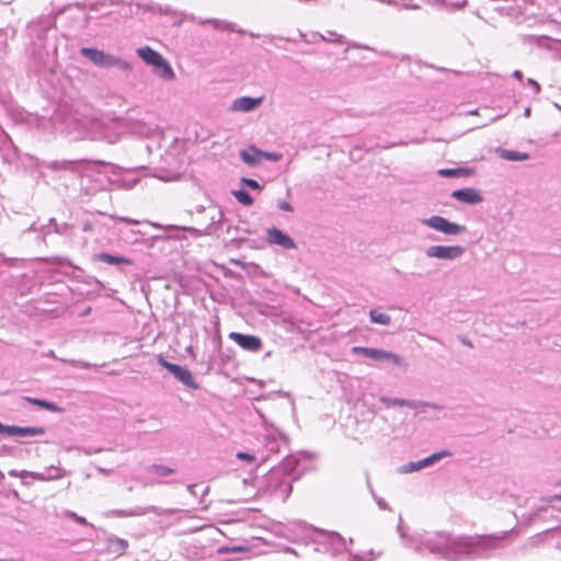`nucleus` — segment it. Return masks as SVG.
I'll return each instance as SVG.
<instances>
[{"label": "nucleus", "mask_w": 561, "mask_h": 561, "mask_svg": "<svg viewBox=\"0 0 561 561\" xmlns=\"http://www.w3.org/2000/svg\"><path fill=\"white\" fill-rule=\"evenodd\" d=\"M45 432H46L45 428L42 426L9 425V428H8L9 436H19V437L44 435Z\"/></svg>", "instance_id": "14"}, {"label": "nucleus", "mask_w": 561, "mask_h": 561, "mask_svg": "<svg viewBox=\"0 0 561 561\" xmlns=\"http://www.w3.org/2000/svg\"><path fill=\"white\" fill-rule=\"evenodd\" d=\"M47 471H49V473L35 472V473H32V476L38 480L58 479V478L62 477V473H61L62 470L58 467H50L47 469Z\"/></svg>", "instance_id": "25"}, {"label": "nucleus", "mask_w": 561, "mask_h": 561, "mask_svg": "<svg viewBox=\"0 0 561 561\" xmlns=\"http://www.w3.org/2000/svg\"><path fill=\"white\" fill-rule=\"evenodd\" d=\"M428 239H431L432 241H436L437 240L436 237H428Z\"/></svg>", "instance_id": "60"}, {"label": "nucleus", "mask_w": 561, "mask_h": 561, "mask_svg": "<svg viewBox=\"0 0 561 561\" xmlns=\"http://www.w3.org/2000/svg\"><path fill=\"white\" fill-rule=\"evenodd\" d=\"M262 103L261 98L241 96L232 102L231 108L236 112H251Z\"/></svg>", "instance_id": "13"}, {"label": "nucleus", "mask_w": 561, "mask_h": 561, "mask_svg": "<svg viewBox=\"0 0 561 561\" xmlns=\"http://www.w3.org/2000/svg\"><path fill=\"white\" fill-rule=\"evenodd\" d=\"M68 228H69L68 224H64V225L59 226V225H57V224L55 222V231H56L57 233H66V231H67V229H68Z\"/></svg>", "instance_id": "50"}, {"label": "nucleus", "mask_w": 561, "mask_h": 561, "mask_svg": "<svg viewBox=\"0 0 561 561\" xmlns=\"http://www.w3.org/2000/svg\"><path fill=\"white\" fill-rule=\"evenodd\" d=\"M80 54L89 59L93 65L101 68H117L121 72L124 73H128L133 70V65L129 61L105 53L104 50L91 47H82L80 49Z\"/></svg>", "instance_id": "4"}, {"label": "nucleus", "mask_w": 561, "mask_h": 561, "mask_svg": "<svg viewBox=\"0 0 561 561\" xmlns=\"http://www.w3.org/2000/svg\"><path fill=\"white\" fill-rule=\"evenodd\" d=\"M352 353L355 355H363L367 358H371L376 362L380 363H390L393 366L402 367L405 366L404 359L390 351H385L380 348H373V347H364V346H353Z\"/></svg>", "instance_id": "5"}, {"label": "nucleus", "mask_w": 561, "mask_h": 561, "mask_svg": "<svg viewBox=\"0 0 561 561\" xmlns=\"http://www.w3.org/2000/svg\"><path fill=\"white\" fill-rule=\"evenodd\" d=\"M465 248L461 245H431L425 249L428 259L454 261L462 256Z\"/></svg>", "instance_id": "8"}, {"label": "nucleus", "mask_w": 561, "mask_h": 561, "mask_svg": "<svg viewBox=\"0 0 561 561\" xmlns=\"http://www.w3.org/2000/svg\"><path fill=\"white\" fill-rule=\"evenodd\" d=\"M67 516H69L70 518H72L75 522L81 524V525H89V523L87 522V519L82 516H79L78 514H76L75 512H67Z\"/></svg>", "instance_id": "44"}, {"label": "nucleus", "mask_w": 561, "mask_h": 561, "mask_svg": "<svg viewBox=\"0 0 561 561\" xmlns=\"http://www.w3.org/2000/svg\"><path fill=\"white\" fill-rule=\"evenodd\" d=\"M23 400L33 404V405H36V407H39L42 409H45V410H48V411H51V412H61L62 411V408H60L59 405H57L55 402H50V401H47V400H44V399H37V398H32V397H23Z\"/></svg>", "instance_id": "22"}, {"label": "nucleus", "mask_w": 561, "mask_h": 561, "mask_svg": "<svg viewBox=\"0 0 561 561\" xmlns=\"http://www.w3.org/2000/svg\"><path fill=\"white\" fill-rule=\"evenodd\" d=\"M198 486V484H190L187 485V491L190 492L191 495L197 496L199 494V491L197 490Z\"/></svg>", "instance_id": "47"}, {"label": "nucleus", "mask_w": 561, "mask_h": 561, "mask_svg": "<svg viewBox=\"0 0 561 561\" xmlns=\"http://www.w3.org/2000/svg\"><path fill=\"white\" fill-rule=\"evenodd\" d=\"M128 547V543L125 539L122 538H111L110 539V549L113 553H123L126 548Z\"/></svg>", "instance_id": "29"}, {"label": "nucleus", "mask_w": 561, "mask_h": 561, "mask_svg": "<svg viewBox=\"0 0 561 561\" xmlns=\"http://www.w3.org/2000/svg\"><path fill=\"white\" fill-rule=\"evenodd\" d=\"M497 152L502 159L507 161H525L529 158L528 153L516 150L499 149Z\"/></svg>", "instance_id": "23"}, {"label": "nucleus", "mask_w": 561, "mask_h": 561, "mask_svg": "<svg viewBox=\"0 0 561 561\" xmlns=\"http://www.w3.org/2000/svg\"><path fill=\"white\" fill-rule=\"evenodd\" d=\"M329 536L331 537L332 543L336 545L337 548H346V541L340 534L332 531Z\"/></svg>", "instance_id": "37"}, {"label": "nucleus", "mask_w": 561, "mask_h": 561, "mask_svg": "<svg viewBox=\"0 0 561 561\" xmlns=\"http://www.w3.org/2000/svg\"><path fill=\"white\" fill-rule=\"evenodd\" d=\"M524 114H525V116H529V115H530V108H529V107H527V108L525 110V113H524Z\"/></svg>", "instance_id": "58"}, {"label": "nucleus", "mask_w": 561, "mask_h": 561, "mask_svg": "<svg viewBox=\"0 0 561 561\" xmlns=\"http://www.w3.org/2000/svg\"><path fill=\"white\" fill-rule=\"evenodd\" d=\"M408 403L407 404V408H410V409H419V408H431L433 410H440L442 407L436 404V403H431V402H426V401H417V400H408Z\"/></svg>", "instance_id": "34"}, {"label": "nucleus", "mask_w": 561, "mask_h": 561, "mask_svg": "<svg viewBox=\"0 0 561 561\" xmlns=\"http://www.w3.org/2000/svg\"><path fill=\"white\" fill-rule=\"evenodd\" d=\"M374 560V553L373 551H369L366 557H362L359 554H350V561H373Z\"/></svg>", "instance_id": "39"}, {"label": "nucleus", "mask_w": 561, "mask_h": 561, "mask_svg": "<svg viewBox=\"0 0 561 561\" xmlns=\"http://www.w3.org/2000/svg\"><path fill=\"white\" fill-rule=\"evenodd\" d=\"M101 450H102V449H95V450H92L91 448H85V449H84V453H85L87 455H91L92 453H99V451H101Z\"/></svg>", "instance_id": "55"}, {"label": "nucleus", "mask_w": 561, "mask_h": 561, "mask_svg": "<svg viewBox=\"0 0 561 561\" xmlns=\"http://www.w3.org/2000/svg\"><path fill=\"white\" fill-rule=\"evenodd\" d=\"M159 130V126L156 122H138L134 127V131L142 137H151Z\"/></svg>", "instance_id": "20"}, {"label": "nucleus", "mask_w": 561, "mask_h": 561, "mask_svg": "<svg viewBox=\"0 0 561 561\" xmlns=\"http://www.w3.org/2000/svg\"><path fill=\"white\" fill-rule=\"evenodd\" d=\"M232 195L236 197V199L244 205V206H251L253 204V198L250 195V193L245 190H238L232 191Z\"/></svg>", "instance_id": "30"}, {"label": "nucleus", "mask_w": 561, "mask_h": 561, "mask_svg": "<svg viewBox=\"0 0 561 561\" xmlns=\"http://www.w3.org/2000/svg\"><path fill=\"white\" fill-rule=\"evenodd\" d=\"M541 500L543 502H547V503H551L553 501H561V494H554V495H550V496H545V497H541Z\"/></svg>", "instance_id": "48"}, {"label": "nucleus", "mask_w": 561, "mask_h": 561, "mask_svg": "<svg viewBox=\"0 0 561 561\" xmlns=\"http://www.w3.org/2000/svg\"><path fill=\"white\" fill-rule=\"evenodd\" d=\"M153 71L158 77L164 80H173L175 78V73L172 67L163 57H161L160 61L157 62V66H154Z\"/></svg>", "instance_id": "19"}, {"label": "nucleus", "mask_w": 561, "mask_h": 561, "mask_svg": "<svg viewBox=\"0 0 561 561\" xmlns=\"http://www.w3.org/2000/svg\"><path fill=\"white\" fill-rule=\"evenodd\" d=\"M65 362L71 364L73 366H79L81 368H90L91 367L90 363L83 362V360L71 359V360H65Z\"/></svg>", "instance_id": "45"}, {"label": "nucleus", "mask_w": 561, "mask_h": 561, "mask_svg": "<svg viewBox=\"0 0 561 561\" xmlns=\"http://www.w3.org/2000/svg\"><path fill=\"white\" fill-rule=\"evenodd\" d=\"M10 474H11V476H13V477H16V476H18V473H16V471H15V470H11V471H10Z\"/></svg>", "instance_id": "59"}, {"label": "nucleus", "mask_w": 561, "mask_h": 561, "mask_svg": "<svg viewBox=\"0 0 561 561\" xmlns=\"http://www.w3.org/2000/svg\"><path fill=\"white\" fill-rule=\"evenodd\" d=\"M180 510L178 508H160L158 506H154V505H150V506H146V507H142V506H136L135 508L133 510H113L108 513V516H112V517H133V516H144V515H147L149 513H153L158 516H162V515H171V514H174L176 512H179Z\"/></svg>", "instance_id": "7"}, {"label": "nucleus", "mask_w": 561, "mask_h": 561, "mask_svg": "<svg viewBox=\"0 0 561 561\" xmlns=\"http://www.w3.org/2000/svg\"><path fill=\"white\" fill-rule=\"evenodd\" d=\"M192 21H194L195 23H197L199 25L210 24L215 30H219V31L237 32V33H240V34H244L245 33L243 30L237 28L236 24H233L231 22H228V21H225V20H219V19H202V18L193 16Z\"/></svg>", "instance_id": "12"}, {"label": "nucleus", "mask_w": 561, "mask_h": 561, "mask_svg": "<svg viewBox=\"0 0 561 561\" xmlns=\"http://www.w3.org/2000/svg\"><path fill=\"white\" fill-rule=\"evenodd\" d=\"M420 222L446 236H458L466 232L467 230L465 226L451 222L439 215H434L430 218L421 219Z\"/></svg>", "instance_id": "6"}, {"label": "nucleus", "mask_w": 561, "mask_h": 561, "mask_svg": "<svg viewBox=\"0 0 561 561\" xmlns=\"http://www.w3.org/2000/svg\"><path fill=\"white\" fill-rule=\"evenodd\" d=\"M171 374L186 387L191 389L198 388V385L195 382L192 373L187 368L181 365H176Z\"/></svg>", "instance_id": "15"}, {"label": "nucleus", "mask_w": 561, "mask_h": 561, "mask_svg": "<svg viewBox=\"0 0 561 561\" xmlns=\"http://www.w3.org/2000/svg\"><path fill=\"white\" fill-rule=\"evenodd\" d=\"M321 39L327 42H333V43H344V37L340 34H336L335 32H328V35H322L320 33L313 34V41Z\"/></svg>", "instance_id": "31"}, {"label": "nucleus", "mask_w": 561, "mask_h": 561, "mask_svg": "<svg viewBox=\"0 0 561 561\" xmlns=\"http://www.w3.org/2000/svg\"><path fill=\"white\" fill-rule=\"evenodd\" d=\"M137 55L147 64L154 68L157 62L160 61L162 57L158 51L152 49L149 46L140 47L136 50Z\"/></svg>", "instance_id": "18"}, {"label": "nucleus", "mask_w": 561, "mask_h": 561, "mask_svg": "<svg viewBox=\"0 0 561 561\" xmlns=\"http://www.w3.org/2000/svg\"><path fill=\"white\" fill-rule=\"evenodd\" d=\"M369 318L371 322L377 324L389 325L391 323V318L389 314L379 312L375 309L369 311Z\"/></svg>", "instance_id": "26"}, {"label": "nucleus", "mask_w": 561, "mask_h": 561, "mask_svg": "<svg viewBox=\"0 0 561 561\" xmlns=\"http://www.w3.org/2000/svg\"><path fill=\"white\" fill-rule=\"evenodd\" d=\"M121 221L123 222H127V224H137L138 221L137 220H134V219H130L128 217H119L118 218Z\"/></svg>", "instance_id": "51"}, {"label": "nucleus", "mask_w": 561, "mask_h": 561, "mask_svg": "<svg viewBox=\"0 0 561 561\" xmlns=\"http://www.w3.org/2000/svg\"><path fill=\"white\" fill-rule=\"evenodd\" d=\"M539 511H546V508H538L537 512H534V514L530 516V519H533L534 516L537 515Z\"/></svg>", "instance_id": "57"}, {"label": "nucleus", "mask_w": 561, "mask_h": 561, "mask_svg": "<svg viewBox=\"0 0 561 561\" xmlns=\"http://www.w3.org/2000/svg\"><path fill=\"white\" fill-rule=\"evenodd\" d=\"M527 83L534 88L536 94L540 92V85L536 80L529 78Z\"/></svg>", "instance_id": "49"}, {"label": "nucleus", "mask_w": 561, "mask_h": 561, "mask_svg": "<svg viewBox=\"0 0 561 561\" xmlns=\"http://www.w3.org/2000/svg\"><path fill=\"white\" fill-rule=\"evenodd\" d=\"M240 158L248 165L255 167L262 162V150L251 146L248 150L240 151Z\"/></svg>", "instance_id": "17"}, {"label": "nucleus", "mask_w": 561, "mask_h": 561, "mask_svg": "<svg viewBox=\"0 0 561 561\" xmlns=\"http://www.w3.org/2000/svg\"><path fill=\"white\" fill-rule=\"evenodd\" d=\"M443 178H465L474 173L471 168L439 169L437 172Z\"/></svg>", "instance_id": "21"}, {"label": "nucleus", "mask_w": 561, "mask_h": 561, "mask_svg": "<svg viewBox=\"0 0 561 561\" xmlns=\"http://www.w3.org/2000/svg\"><path fill=\"white\" fill-rule=\"evenodd\" d=\"M44 167L59 172H70L80 178V188L85 195H94L98 192L108 190L112 186V174L116 175L119 168L105 162H89L75 160H54L42 163Z\"/></svg>", "instance_id": "2"}, {"label": "nucleus", "mask_w": 561, "mask_h": 561, "mask_svg": "<svg viewBox=\"0 0 561 561\" xmlns=\"http://www.w3.org/2000/svg\"><path fill=\"white\" fill-rule=\"evenodd\" d=\"M449 455H450V453L447 451V450H442V451H438V453H434L431 456H428V457H426L424 459L419 460L421 469L430 467V466L434 465L436 461H438V460H440L444 457H447Z\"/></svg>", "instance_id": "24"}, {"label": "nucleus", "mask_w": 561, "mask_h": 561, "mask_svg": "<svg viewBox=\"0 0 561 561\" xmlns=\"http://www.w3.org/2000/svg\"><path fill=\"white\" fill-rule=\"evenodd\" d=\"M250 36H251V37H257V35H255V34H253V33H251V34H250Z\"/></svg>", "instance_id": "61"}, {"label": "nucleus", "mask_w": 561, "mask_h": 561, "mask_svg": "<svg viewBox=\"0 0 561 561\" xmlns=\"http://www.w3.org/2000/svg\"><path fill=\"white\" fill-rule=\"evenodd\" d=\"M147 470L149 472H153L154 474H157L159 477H168L175 472V469H173L171 467L163 466V465H157V463L149 466L147 468Z\"/></svg>", "instance_id": "27"}, {"label": "nucleus", "mask_w": 561, "mask_h": 561, "mask_svg": "<svg viewBox=\"0 0 561 561\" xmlns=\"http://www.w3.org/2000/svg\"><path fill=\"white\" fill-rule=\"evenodd\" d=\"M298 460L294 457L286 458L280 467L273 468L259 482V491L263 495H270L280 499L283 502L288 499L291 493L293 481L298 479L294 477V470Z\"/></svg>", "instance_id": "3"}, {"label": "nucleus", "mask_w": 561, "mask_h": 561, "mask_svg": "<svg viewBox=\"0 0 561 561\" xmlns=\"http://www.w3.org/2000/svg\"><path fill=\"white\" fill-rule=\"evenodd\" d=\"M462 343H463L465 345L469 346V347H472V343H471L470 341H468V340H465V339H463V340H462Z\"/></svg>", "instance_id": "56"}, {"label": "nucleus", "mask_w": 561, "mask_h": 561, "mask_svg": "<svg viewBox=\"0 0 561 561\" xmlns=\"http://www.w3.org/2000/svg\"><path fill=\"white\" fill-rule=\"evenodd\" d=\"M241 183L254 191H261L263 188V186L254 179L241 178Z\"/></svg>", "instance_id": "36"}, {"label": "nucleus", "mask_w": 561, "mask_h": 561, "mask_svg": "<svg viewBox=\"0 0 561 561\" xmlns=\"http://www.w3.org/2000/svg\"><path fill=\"white\" fill-rule=\"evenodd\" d=\"M266 241L268 244L278 245L283 250L297 249L295 240L277 227H270L266 229Z\"/></svg>", "instance_id": "9"}, {"label": "nucleus", "mask_w": 561, "mask_h": 561, "mask_svg": "<svg viewBox=\"0 0 561 561\" xmlns=\"http://www.w3.org/2000/svg\"><path fill=\"white\" fill-rule=\"evenodd\" d=\"M282 158H283V154L279 152H268V151L262 150V160L265 159L268 161L276 162V161H279Z\"/></svg>", "instance_id": "38"}, {"label": "nucleus", "mask_w": 561, "mask_h": 561, "mask_svg": "<svg viewBox=\"0 0 561 561\" xmlns=\"http://www.w3.org/2000/svg\"><path fill=\"white\" fill-rule=\"evenodd\" d=\"M513 77L518 79V80H522L523 79V72L520 70H515L513 72Z\"/></svg>", "instance_id": "52"}, {"label": "nucleus", "mask_w": 561, "mask_h": 561, "mask_svg": "<svg viewBox=\"0 0 561 561\" xmlns=\"http://www.w3.org/2000/svg\"><path fill=\"white\" fill-rule=\"evenodd\" d=\"M237 458L238 459H241V460H247V461H252L254 460V456L249 454V453H244V451H239L237 454Z\"/></svg>", "instance_id": "46"}, {"label": "nucleus", "mask_w": 561, "mask_h": 561, "mask_svg": "<svg viewBox=\"0 0 561 561\" xmlns=\"http://www.w3.org/2000/svg\"><path fill=\"white\" fill-rule=\"evenodd\" d=\"M264 446L270 454H277L279 451V442L274 436H265Z\"/></svg>", "instance_id": "33"}, {"label": "nucleus", "mask_w": 561, "mask_h": 561, "mask_svg": "<svg viewBox=\"0 0 561 561\" xmlns=\"http://www.w3.org/2000/svg\"><path fill=\"white\" fill-rule=\"evenodd\" d=\"M138 179H113L112 186L124 190H131L138 183Z\"/></svg>", "instance_id": "28"}, {"label": "nucleus", "mask_w": 561, "mask_h": 561, "mask_svg": "<svg viewBox=\"0 0 561 561\" xmlns=\"http://www.w3.org/2000/svg\"><path fill=\"white\" fill-rule=\"evenodd\" d=\"M209 492V486H204L203 490L201 491V497L203 499L204 496H206Z\"/></svg>", "instance_id": "54"}, {"label": "nucleus", "mask_w": 561, "mask_h": 561, "mask_svg": "<svg viewBox=\"0 0 561 561\" xmlns=\"http://www.w3.org/2000/svg\"><path fill=\"white\" fill-rule=\"evenodd\" d=\"M277 207L283 210V211H288V213H291L294 211V207L291 206L290 203H288L287 201H284V199H279L277 202Z\"/></svg>", "instance_id": "42"}, {"label": "nucleus", "mask_w": 561, "mask_h": 561, "mask_svg": "<svg viewBox=\"0 0 561 561\" xmlns=\"http://www.w3.org/2000/svg\"><path fill=\"white\" fill-rule=\"evenodd\" d=\"M94 261L103 262L108 265H119V264H127L131 265L133 261L128 257L121 256V255H114L106 252L98 253L93 256Z\"/></svg>", "instance_id": "16"}, {"label": "nucleus", "mask_w": 561, "mask_h": 561, "mask_svg": "<svg viewBox=\"0 0 561 561\" xmlns=\"http://www.w3.org/2000/svg\"><path fill=\"white\" fill-rule=\"evenodd\" d=\"M95 225H96L95 220L85 219L82 221V231L83 232H92L95 229Z\"/></svg>", "instance_id": "41"}, {"label": "nucleus", "mask_w": 561, "mask_h": 561, "mask_svg": "<svg viewBox=\"0 0 561 561\" xmlns=\"http://www.w3.org/2000/svg\"><path fill=\"white\" fill-rule=\"evenodd\" d=\"M450 196L467 205H477L483 201L480 192L472 187L456 190L450 194Z\"/></svg>", "instance_id": "11"}, {"label": "nucleus", "mask_w": 561, "mask_h": 561, "mask_svg": "<svg viewBox=\"0 0 561 561\" xmlns=\"http://www.w3.org/2000/svg\"><path fill=\"white\" fill-rule=\"evenodd\" d=\"M229 339L237 343L241 348L249 352H259L263 346L262 340L255 335L230 332Z\"/></svg>", "instance_id": "10"}, {"label": "nucleus", "mask_w": 561, "mask_h": 561, "mask_svg": "<svg viewBox=\"0 0 561 561\" xmlns=\"http://www.w3.org/2000/svg\"><path fill=\"white\" fill-rule=\"evenodd\" d=\"M158 362L163 368H165L170 373H172L175 366L178 365L165 360L162 356L159 357Z\"/></svg>", "instance_id": "43"}, {"label": "nucleus", "mask_w": 561, "mask_h": 561, "mask_svg": "<svg viewBox=\"0 0 561 561\" xmlns=\"http://www.w3.org/2000/svg\"><path fill=\"white\" fill-rule=\"evenodd\" d=\"M370 493L380 510H390L388 504L386 503V501L382 497L377 496L371 488H370Z\"/></svg>", "instance_id": "40"}, {"label": "nucleus", "mask_w": 561, "mask_h": 561, "mask_svg": "<svg viewBox=\"0 0 561 561\" xmlns=\"http://www.w3.org/2000/svg\"><path fill=\"white\" fill-rule=\"evenodd\" d=\"M419 470H421L420 461L408 462V463L403 465L402 467H400V469H399V471L401 473H412V472H415Z\"/></svg>", "instance_id": "35"}, {"label": "nucleus", "mask_w": 561, "mask_h": 561, "mask_svg": "<svg viewBox=\"0 0 561 561\" xmlns=\"http://www.w3.org/2000/svg\"><path fill=\"white\" fill-rule=\"evenodd\" d=\"M379 401L383 403L387 408L391 407H407L408 399H399V398H388V397H380Z\"/></svg>", "instance_id": "32"}, {"label": "nucleus", "mask_w": 561, "mask_h": 561, "mask_svg": "<svg viewBox=\"0 0 561 561\" xmlns=\"http://www.w3.org/2000/svg\"><path fill=\"white\" fill-rule=\"evenodd\" d=\"M9 425L0 423V434H8Z\"/></svg>", "instance_id": "53"}, {"label": "nucleus", "mask_w": 561, "mask_h": 561, "mask_svg": "<svg viewBox=\"0 0 561 561\" xmlns=\"http://www.w3.org/2000/svg\"><path fill=\"white\" fill-rule=\"evenodd\" d=\"M0 476H2V473L0 472Z\"/></svg>", "instance_id": "62"}, {"label": "nucleus", "mask_w": 561, "mask_h": 561, "mask_svg": "<svg viewBox=\"0 0 561 561\" xmlns=\"http://www.w3.org/2000/svg\"><path fill=\"white\" fill-rule=\"evenodd\" d=\"M397 531L408 549L427 553L446 561H468L488 558L499 547L492 536L454 535L449 531H415L409 535L399 517Z\"/></svg>", "instance_id": "1"}]
</instances>
